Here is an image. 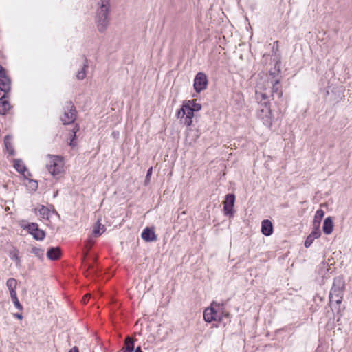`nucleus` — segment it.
<instances>
[{
  "mask_svg": "<svg viewBox=\"0 0 352 352\" xmlns=\"http://www.w3.org/2000/svg\"><path fill=\"white\" fill-rule=\"evenodd\" d=\"M76 118V111L72 102H67L64 107V113L60 117L63 124H69L73 123Z\"/></svg>",
  "mask_w": 352,
  "mask_h": 352,
  "instance_id": "nucleus-6",
  "label": "nucleus"
},
{
  "mask_svg": "<svg viewBox=\"0 0 352 352\" xmlns=\"http://www.w3.org/2000/svg\"><path fill=\"white\" fill-rule=\"evenodd\" d=\"M31 252L39 258H41L44 254L43 250H42L39 248H37V247H33L31 250Z\"/></svg>",
  "mask_w": 352,
  "mask_h": 352,
  "instance_id": "nucleus-27",
  "label": "nucleus"
},
{
  "mask_svg": "<svg viewBox=\"0 0 352 352\" xmlns=\"http://www.w3.org/2000/svg\"><path fill=\"white\" fill-rule=\"evenodd\" d=\"M10 297L12 298V300L14 305V306L20 311H22L23 310V306L20 303L19 299H18V297H17V293L16 294H11L10 295Z\"/></svg>",
  "mask_w": 352,
  "mask_h": 352,
  "instance_id": "nucleus-24",
  "label": "nucleus"
},
{
  "mask_svg": "<svg viewBox=\"0 0 352 352\" xmlns=\"http://www.w3.org/2000/svg\"><path fill=\"white\" fill-rule=\"evenodd\" d=\"M14 316L19 320L23 319V316L21 314H14Z\"/></svg>",
  "mask_w": 352,
  "mask_h": 352,
  "instance_id": "nucleus-32",
  "label": "nucleus"
},
{
  "mask_svg": "<svg viewBox=\"0 0 352 352\" xmlns=\"http://www.w3.org/2000/svg\"><path fill=\"white\" fill-rule=\"evenodd\" d=\"M79 126L76 124L73 128L72 132L69 133L70 135V141L69 142V145L70 146L75 147L76 146V133L79 131Z\"/></svg>",
  "mask_w": 352,
  "mask_h": 352,
  "instance_id": "nucleus-21",
  "label": "nucleus"
},
{
  "mask_svg": "<svg viewBox=\"0 0 352 352\" xmlns=\"http://www.w3.org/2000/svg\"><path fill=\"white\" fill-rule=\"evenodd\" d=\"M13 166L16 170L25 179H29L32 176L31 173L29 172L22 160L19 159L14 160Z\"/></svg>",
  "mask_w": 352,
  "mask_h": 352,
  "instance_id": "nucleus-12",
  "label": "nucleus"
},
{
  "mask_svg": "<svg viewBox=\"0 0 352 352\" xmlns=\"http://www.w3.org/2000/svg\"><path fill=\"white\" fill-rule=\"evenodd\" d=\"M100 8L97 10V23L100 31H103L109 22V0H100Z\"/></svg>",
  "mask_w": 352,
  "mask_h": 352,
  "instance_id": "nucleus-4",
  "label": "nucleus"
},
{
  "mask_svg": "<svg viewBox=\"0 0 352 352\" xmlns=\"http://www.w3.org/2000/svg\"><path fill=\"white\" fill-rule=\"evenodd\" d=\"M322 230L326 234H330L333 232V223L331 217H327L325 219L323 223Z\"/></svg>",
  "mask_w": 352,
  "mask_h": 352,
  "instance_id": "nucleus-19",
  "label": "nucleus"
},
{
  "mask_svg": "<svg viewBox=\"0 0 352 352\" xmlns=\"http://www.w3.org/2000/svg\"><path fill=\"white\" fill-rule=\"evenodd\" d=\"M61 251L58 247L51 248L47 252V256L50 260H57L60 257Z\"/></svg>",
  "mask_w": 352,
  "mask_h": 352,
  "instance_id": "nucleus-17",
  "label": "nucleus"
},
{
  "mask_svg": "<svg viewBox=\"0 0 352 352\" xmlns=\"http://www.w3.org/2000/svg\"><path fill=\"white\" fill-rule=\"evenodd\" d=\"M273 230V225L270 220L265 219L262 221L261 232L263 235L269 236L272 234Z\"/></svg>",
  "mask_w": 352,
  "mask_h": 352,
  "instance_id": "nucleus-15",
  "label": "nucleus"
},
{
  "mask_svg": "<svg viewBox=\"0 0 352 352\" xmlns=\"http://www.w3.org/2000/svg\"><path fill=\"white\" fill-rule=\"evenodd\" d=\"M135 340L131 337L127 336L125 338L124 345L122 349V352H133L134 350V341Z\"/></svg>",
  "mask_w": 352,
  "mask_h": 352,
  "instance_id": "nucleus-16",
  "label": "nucleus"
},
{
  "mask_svg": "<svg viewBox=\"0 0 352 352\" xmlns=\"http://www.w3.org/2000/svg\"><path fill=\"white\" fill-rule=\"evenodd\" d=\"M230 315L226 309L224 303L212 301L210 305L204 311V320L208 323L212 322L220 323L224 318H230Z\"/></svg>",
  "mask_w": 352,
  "mask_h": 352,
  "instance_id": "nucleus-3",
  "label": "nucleus"
},
{
  "mask_svg": "<svg viewBox=\"0 0 352 352\" xmlns=\"http://www.w3.org/2000/svg\"><path fill=\"white\" fill-rule=\"evenodd\" d=\"M344 290V285L342 283V287H337L335 283L331 290L329 299L331 303L335 302L337 305H340L343 299V292Z\"/></svg>",
  "mask_w": 352,
  "mask_h": 352,
  "instance_id": "nucleus-8",
  "label": "nucleus"
},
{
  "mask_svg": "<svg viewBox=\"0 0 352 352\" xmlns=\"http://www.w3.org/2000/svg\"><path fill=\"white\" fill-rule=\"evenodd\" d=\"M104 231V227L98 221L97 223L94 226L93 229V234L96 236H100Z\"/></svg>",
  "mask_w": 352,
  "mask_h": 352,
  "instance_id": "nucleus-23",
  "label": "nucleus"
},
{
  "mask_svg": "<svg viewBox=\"0 0 352 352\" xmlns=\"http://www.w3.org/2000/svg\"><path fill=\"white\" fill-rule=\"evenodd\" d=\"M143 240L146 241H155L157 240V235L155 233L153 228H146L144 229L141 235Z\"/></svg>",
  "mask_w": 352,
  "mask_h": 352,
  "instance_id": "nucleus-14",
  "label": "nucleus"
},
{
  "mask_svg": "<svg viewBox=\"0 0 352 352\" xmlns=\"http://www.w3.org/2000/svg\"><path fill=\"white\" fill-rule=\"evenodd\" d=\"M314 230L309 234L314 239H318L321 235V232L319 229V226H314Z\"/></svg>",
  "mask_w": 352,
  "mask_h": 352,
  "instance_id": "nucleus-26",
  "label": "nucleus"
},
{
  "mask_svg": "<svg viewBox=\"0 0 352 352\" xmlns=\"http://www.w3.org/2000/svg\"><path fill=\"white\" fill-rule=\"evenodd\" d=\"M6 285L9 289L10 294H16L17 280L14 278H10L7 280Z\"/></svg>",
  "mask_w": 352,
  "mask_h": 352,
  "instance_id": "nucleus-20",
  "label": "nucleus"
},
{
  "mask_svg": "<svg viewBox=\"0 0 352 352\" xmlns=\"http://www.w3.org/2000/svg\"><path fill=\"white\" fill-rule=\"evenodd\" d=\"M208 79L206 75L203 72H199L194 80V88L197 93L206 89Z\"/></svg>",
  "mask_w": 352,
  "mask_h": 352,
  "instance_id": "nucleus-9",
  "label": "nucleus"
},
{
  "mask_svg": "<svg viewBox=\"0 0 352 352\" xmlns=\"http://www.w3.org/2000/svg\"><path fill=\"white\" fill-rule=\"evenodd\" d=\"M47 168L54 176L59 175L64 171V160L59 155L47 156Z\"/></svg>",
  "mask_w": 352,
  "mask_h": 352,
  "instance_id": "nucleus-5",
  "label": "nucleus"
},
{
  "mask_svg": "<svg viewBox=\"0 0 352 352\" xmlns=\"http://www.w3.org/2000/svg\"><path fill=\"white\" fill-rule=\"evenodd\" d=\"M201 104L197 102L196 100H185L182 107L177 112V117L181 118V122L186 126L192 124V119L195 112L201 109Z\"/></svg>",
  "mask_w": 352,
  "mask_h": 352,
  "instance_id": "nucleus-2",
  "label": "nucleus"
},
{
  "mask_svg": "<svg viewBox=\"0 0 352 352\" xmlns=\"http://www.w3.org/2000/svg\"><path fill=\"white\" fill-rule=\"evenodd\" d=\"M69 352H79L78 348L77 346L72 347Z\"/></svg>",
  "mask_w": 352,
  "mask_h": 352,
  "instance_id": "nucleus-33",
  "label": "nucleus"
},
{
  "mask_svg": "<svg viewBox=\"0 0 352 352\" xmlns=\"http://www.w3.org/2000/svg\"><path fill=\"white\" fill-rule=\"evenodd\" d=\"M152 170H153V168H152V167H151V168L148 170V171H147V174H146V180H147V181H148V180H149V179H150V177H151V175H152Z\"/></svg>",
  "mask_w": 352,
  "mask_h": 352,
  "instance_id": "nucleus-30",
  "label": "nucleus"
},
{
  "mask_svg": "<svg viewBox=\"0 0 352 352\" xmlns=\"http://www.w3.org/2000/svg\"><path fill=\"white\" fill-rule=\"evenodd\" d=\"M324 212L322 210H318L314 216V226H320V221L324 217Z\"/></svg>",
  "mask_w": 352,
  "mask_h": 352,
  "instance_id": "nucleus-22",
  "label": "nucleus"
},
{
  "mask_svg": "<svg viewBox=\"0 0 352 352\" xmlns=\"http://www.w3.org/2000/svg\"><path fill=\"white\" fill-rule=\"evenodd\" d=\"M12 258L15 259V261H16V262H18V263H19V262H20V258H19V257L18 256V255H17L16 254H15L13 256Z\"/></svg>",
  "mask_w": 352,
  "mask_h": 352,
  "instance_id": "nucleus-34",
  "label": "nucleus"
},
{
  "mask_svg": "<svg viewBox=\"0 0 352 352\" xmlns=\"http://www.w3.org/2000/svg\"><path fill=\"white\" fill-rule=\"evenodd\" d=\"M9 94H5L0 98V114L6 115L12 109L9 102Z\"/></svg>",
  "mask_w": 352,
  "mask_h": 352,
  "instance_id": "nucleus-13",
  "label": "nucleus"
},
{
  "mask_svg": "<svg viewBox=\"0 0 352 352\" xmlns=\"http://www.w3.org/2000/svg\"><path fill=\"white\" fill-rule=\"evenodd\" d=\"M39 215L42 218H48L50 210L44 206H41L38 209Z\"/></svg>",
  "mask_w": 352,
  "mask_h": 352,
  "instance_id": "nucleus-25",
  "label": "nucleus"
},
{
  "mask_svg": "<svg viewBox=\"0 0 352 352\" xmlns=\"http://www.w3.org/2000/svg\"><path fill=\"white\" fill-rule=\"evenodd\" d=\"M89 298H90V294H85V295L83 296V298H82V301H83V302H84V303H87V302H88V300H89Z\"/></svg>",
  "mask_w": 352,
  "mask_h": 352,
  "instance_id": "nucleus-31",
  "label": "nucleus"
},
{
  "mask_svg": "<svg viewBox=\"0 0 352 352\" xmlns=\"http://www.w3.org/2000/svg\"><path fill=\"white\" fill-rule=\"evenodd\" d=\"M315 239H314L310 235H309L305 241V246L306 248H309L314 242Z\"/></svg>",
  "mask_w": 352,
  "mask_h": 352,
  "instance_id": "nucleus-28",
  "label": "nucleus"
},
{
  "mask_svg": "<svg viewBox=\"0 0 352 352\" xmlns=\"http://www.w3.org/2000/svg\"><path fill=\"white\" fill-rule=\"evenodd\" d=\"M4 145L6 148L7 152L10 155H14L15 153L13 144H12V137L11 135H6L4 138Z\"/></svg>",
  "mask_w": 352,
  "mask_h": 352,
  "instance_id": "nucleus-18",
  "label": "nucleus"
},
{
  "mask_svg": "<svg viewBox=\"0 0 352 352\" xmlns=\"http://www.w3.org/2000/svg\"><path fill=\"white\" fill-rule=\"evenodd\" d=\"M28 232L33 236L34 239L38 241H41L45 237V232L38 228L37 223H31L26 227Z\"/></svg>",
  "mask_w": 352,
  "mask_h": 352,
  "instance_id": "nucleus-10",
  "label": "nucleus"
},
{
  "mask_svg": "<svg viewBox=\"0 0 352 352\" xmlns=\"http://www.w3.org/2000/svg\"><path fill=\"white\" fill-rule=\"evenodd\" d=\"M12 87V80L8 71L0 65V90L5 94H9Z\"/></svg>",
  "mask_w": 352,
  "mask_h": 352,
  "instance_id": "nucleus-7",
  "label": "nucleus"
},
{
  "mask_svg": "<svg viewBox=\"0 0 352 352\" xmlns=\"http://www.w3.org/2000/svg\"><path fill=\"white\" fill-rule=\"evenodd\" d=\"M276 94L278 98H282L283 90L280 84V78L272 73L267 76V78L258 86L256 91V98L258 104L262 107L258 110V117L263 120V124L271 127L273 121V115L271 109L270 98Z\"/></svg>",
  "mask_w": 352,
  "mask_h": 352,
  "instance_id": "nucleus-1",
  "label": "nucleus"
},
{
  "mask_svg": "<svg viewBox=\"0 0 352 352\" xmlns=\"http://www.w3.org/2000/svg\"><path fill=\"white\" fill-rule=\"evenodd\" d=\"M85 76H86V72H85V69L83 68L80 72H79L77 74L76 77L79 80H82L83 78H85Z\"/></svg>",
  "mask_w": 352,
  "mask_h": 352,
  "instance_id": "nucleus-29",
  "label": "nucleus"
},
{
  "mask_svg": "<svg viewBox=\"0 0 352 352\" xmlns=\"http://www.w3.org/2000/svg\"><path fill=\"white\" fill-rule=\"evenodd\" d=\"M235 202V196L234 194H228L226 196L223 201V211L226 215H233V208Z\"/></svg>",
  "mask_w": 352,
  "mask_h": 352,
  "instance_id": "nucleus-11",
  "label": "nucleus"
},
{
  "mask_svg": "<svg viewBox=\"0 0 352 352\" xmlns=\"http://www.w3.org/2000/svg\"><path fill=\"white\" fill-rule=\"evenodd\" d=\"M135 352H142V351L141 350V347H137L136 349L135 350Z\"/></svg>",
  "mask_w": 352,
  "mask_h": 352,
  "instance_id": "nucleus-35",
  "label": "nucleus"
}]
</instances>
